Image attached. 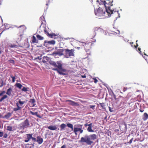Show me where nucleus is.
<instances>
[{
    "label": "nucleus",
    "mask_w": 148,
    "mask_h": 148,
    "mask_svg": "<svg viewBox=\"0 0 148 148\" xmlns=\"http://www.w3.org/2000/svg\"><path fill=\"white\" fill-rule=\"evenodd\" d=\"M112 0H106L105 1H101L100 3V4H103L106 8V13L108 14L109 16L111 15V14H114L117 15L118 13V12L116 11H114L111 9V6H112L113 5L112 3Z\"/></svg>",
    "instance_id": "f257e3e1"
},
{
    "label": "nucleus",
    "mask_w": 148,
    "mask_h": 148,
    "mask_svg": "<svg viewBox=\"0 0 148 148\" xmlns=\"http://www.w3.org/2000/svg\"><path fill=\"white\" fill-rule=\"evenodd\" d=\"M49 129L51 130H55L57 129L56 125H51L48 126L47 127Z\"/></svg>",
    "instance_id": "aec40b11"
},
{
    "label": "nucleus",
    "mask_w": 148,
    "mask_h": 148,
    "mask_svg": "<svg viewBox=\"0 0 148 148\" xmlns=\"http://www.w3.org/2000/svg\"><path fill=\"white\" fill-rule=\"evenodd\" d=\"M83 130H82L81 128L80 130L79 131V132L80 134H81L83 132Z\"/></svg>",
    "instance_id": "8fccbe9b"
},
{
    "label": "nucleus",
    "mask_w": 148,
    "mask_h": 148,
    "mask_svg": "<svg viewBox=\"0 0 148 148\" xmlns=\"http://www.w3.org/2000/svg\"><path fill=\"white\" fill-rule=\"evenodd\" d=\"M66 39H68V38H66Z\"/></svg>",
    "instance_id": "69168bd1"
},
{
    "label": "nucleus",
    "mask_w": 148,
    "mask_h": 148,
    "mask_svg": "<svg viewBox=\"0 0 148 148\" xmlns=\"http://www.w3.org/2000/svg\"><path fill=\"white\" fill-rule=\"evenodd\" d=\"M12 114L10 112H8L7 114L4 115L3 117V118L8 119L12 116Z\"/></svg>",
    "instance_id": "b1692460"
},
{
    "label": "nucleus",
    "mask_w": 148,
    "mask_h": 148,
    "mask_svg": "<svg viewBox=\"0 0 148 148\" xmlns=\"http://www.w3.org/2000/svg\"><path fill=\"white\" fill-rule=\"evenodd\" d=\"M95 105H90V107L91 108L92 110H94L95 109Z\"/></svg>",
    "instance_id": "a19ab883"
},
{
    "label": "nucleus",
    "mask_w": 148,
    "mask_h": 148,
    "mask_svg": "<svg viewBox=\"0 0 148 148\" xmlns=\"http://www.w3.org/2000/svg\"><path fill=\"white\" fill-rule=\"evenodd\" d=\"M15 86L20 89H21L22 87V85L20 83H16L15 85Z\"/></svg>",
    "instance_id": "7c9ffc66"
},
{
    "label": "nucleus",
    "mask_w": 148,
    "mask_h": 148,
    "mask_svg": "<svg viewBox=\"0 0 148 148\" xmlns=\"http://www.w3.org/2000/svg\"><path fill=\"white\" fill-rule=\"evenodd\" d=\"M92 123H90L88 125V127L87 128V130L88 132H94V131L92 130Z\"/></svg>",
    "instance_id": "412c9836"
},
{
    "label": "nucleus",
    "mask_w": 148,
    "mask_h": 148,
    "mask_svg": "<svg viewBox=\"0 0 148 148\" xmlns=\"http://www.w3.org/2000/svg\"><path fill=\"white\" fill-rule=\"evenodd\" d=\"M35 102L36 101L34 99H30L29 101V102L31 103V106H30L34 107L35 105Z\"/></svg>",
    "instance_id": "f3484780"
},
{
    "label": "nucleus",
    "mask_w": 148,
    "mask_h": 148,
    "mask_svg": "<svg viewBox=\"0 0 148 148\" xmlns=\"http://www.w3.org/2000/svg\"><path fill=\"white\" fill-rule=\"evenodd\" d=\"M97 138V135L95 134H90L88 136H85L84 137H81L80 141L81 142L85 143L87 145H91L93 143V140Z\"/></svg>",
    "instance_id": "7ed1b4c3"
},
{
    "label": "nucleus",
    "mask_w": 148,
    "mask_h": 148,
    "mask_svg": "<svg viewBox=\"0 0 148 148\" xmlns=\"http://www.w3.org/2000/svg\"><path fill=\"white\" fill-rule=\"evenodd\" d=\"M133 138H132L129 141V143H132L133 140Z\"/></svg>",
    "instance_id": "3c124183"
},
{
    "label": "nucleus",
    "mask_w": 148,
    "mask_h": 148,
    "mask_svg": "<svg viewBox=\"0 0 148 148\" xmlns=\"http://www.w3.org/2000/svg\"><path fill=\"white\" fill-rule=\"evenodd\" d=\"M138 45L137 44H136V45L135 46V47L136 48H137V47H138Z\"/></svg>",
    "instance_id": "5fc2aeb1"
},
{
    "label": "nucleus",
    "mask_w": 148,
    "mask_h": 148,
    "mask_svg": "<svg viewBox=\"0 0 148 148\" xmlns=\"http://www.w3.org/2000/svg\"><path fill=\"white\" fill-rule=\"evenodd\" d=\"M60 148H66V145H64L62 146Z\"/></svg>",
    "instance_id": "09e8293b"
},
{
    "label": "nucleus",
    "mask_w": 148,
    "mask_h": 148,
    "mask_svg": "<svg viewBox=\"0 0 148 148\" xmlns=\"http://www.w3.org/2000/svg\"><path fill=\"white\" fill-rule=\"evenodd\" d=\"M75 50L74 49H65L64 56L66 58H69L70 57L74 56Z\"/></svg>",
    "instance_id": "423d86ee"
},
{
    "label": "nucleus",
    "mask_w": 148,
    "mask_h": 148,
    "mask_svg": "<svg viewBox=\"0 0 148 148\" xmlns=\"http://www.w3.org/2000/svg\"><path fill=\"white\" fill-rule=\"evenodd\" d=\"M10 77L12 79V82L13 83H14L15 81V79H16L17 77V76L16 75H15L14 76H12V75H10Z\"/></svg>",
    "instance_id": "c756f323"
},
{
    "label": "nucleus",
    "mask_w": 148,
    "mask_h": 148,
    "mask_svg": "<svg viewBox=\"0 0 148 148\" xmlns=\"http://www.w3.org/2000/svg\"><path fill=\"white\" fill-rule=\"evenodd\" d=\"M82 77L83 78H86V75H82Z\"/></svg>",
    "instance_id": "864d4df0"
},
{
    "label": "nucleus",
    "mask_w": 148,
    "mask_h": 148,
    "mask_svg": "<svg viewBox=\"0 0 148 148\" xmlns=\"http://www.w3.org/2000/svg\"><path fill=\"white\" fill-rule=\"evenodd\" d=\"M114 32L117 34H119L120 33V31L119 30H117L115 31H114Z\"/></svg>",
    "instance_id": "c03bdc74"
},
{
    "label": "nucleus",
    "mask_w": 148,
    "mask_h": 148,
    "mask_svg": "<svg viewBox=\"0 0 148 148\" xmlns=\"http://www.w3.org/2000/svg\"><path fill=\"white\" fill-rule=\"evenodd\" d=\"M144 54L145 55L147 56V55H146V54L145 53H144Z\"/></svg>",
    "instance_id": "052dcab7"
},
{
    "label": "nucleus",
    "mask_w": 148,
    "mask_h": 148,
    "mask_svg": "<svg viewBox=\"0 0 148 148\" xmlns=\"http://www.w3.org/2000/svg\"><path fill=\"white\" fill-rule=\"evenodd\" d=\"M44 30L45 34H46L48 36L51 37V38H55V37L57 36L54 33H52L49 34V32H48L47 31V30L45 28V27H44Z\"/></svg>",
    "instance_id": "9b49d317"
},
{
    "label": "nucleus",
    "mask_w": 148,
    "mask_h": 148,
    "mask_svg": "<svg viewBox=\"0 0 148 148\" xmlns=\"http://www.w3.org/2000/svg\"><path fill=\"white\" fill-rule=\"evenodd\" d=\"M127 90V88H124L123 89V92H125V91H126Z\"/></svg>",
    "instance_id": "603ef678"
},
{
    "label": "nucleus",
    "mask_w": 148,
    "mask_h": 148,
    "mask_svg": "<svg viewBox=\"0 0 148 148\" xmlns=\"http://www.w3.org/2000/svg\"><path fill=\"white\" fill-rule=\"evenodd\" d=\"M32 145H33V146H34V144H32Z\"/></svg>",
    "instance_id": "e2e57ef3"
},
{
    "label": "nucleus",
    "mask_w": 148,
    "mask_h": 148,
    "mask_svg": "<svg viewBox=\"0 0 148 148\" xmlns=\"http://www.w3.org/2000/svg\"><path fill=\"white\" fill-rule=\"evenodd\" d=\"M119 97V98L121 99V101L120 104V106L123 105L126 103V100L125 98L121 96H120Z\"/></svg>",
    "instance_id": "2eb2a0df"
},
{
    "label": "nucleus",
    "mask_w": 148,
    "mask_h": 148,
    "mask_svg": "<svg viewBox=\"0 0 148 148\" xmlns=\"http://www.w3.org/2000/svg\"><path fill=\"white\" fill-rule=\"evenodd\" d=\"M30 113H31L32 115H36L39 118H41V117L38 114V112H34L32 111H30Z\"/></svg>",
    "instance_id": "5701e85b"
},
{
    "label": "nucleus",
    "mask_w": 148,
    "mask_h": 148,
    "mask_svg": "<svg viewBox=\"0 0 148 148\" xmlns=\"http://www.w3.org/2000/svg\"><path fill=\"white\" fill-rule=\"evenodd\" d=\"M49 43L50 45H53L55 44L56 42L53 40H52L50 41H47Z\"/></svg>",
    "instance_id": "c85d7f7f"
},
{
    "label": "nucleus",
    "mask_w": 148,
    "mask_h": 148,
    "mask_svg": "<svg viewBox=\"0 0 148 148\" xmlns=\"http://www.w3.org/2000/svg\"><path fill=\"white\" fill-rule=\"evenodd\" d=\"M27 137L24 141L25 142H27L32 139V134H26Z\"/></svg>",
    "instance_id": "4468645a"
},
{
    "label": "nucleus",
    "mask_w": 148,
    "mask_h": 148,
    "mask_svg": "<svg viewBox=\"0 0 148 148\" xmlns=\"http://www.w3.org/2000/svg\"><path fill=\"white\" fill-rule=\"evenodd\" d=\"M27 101L25 99H19L18 101H17L16 103V108H14L13 110L14 112H16L18 110H21L25 105Z\"/></svg>",
    "instance_id": "20e7f679"
},
{
    "label": "nucleus",
    "mask_w": 148,
    "mask_h": 148,
    "mask_svg": "<svg viewBox=\"0 0 148 148\" xmlns=\"http://www.w3.org/2000/svg\"><path fill=\"white\" fill-rule=\"evenodd\" d=\"M79 125H75V126H76V127H74V128L73 132L75 134H77V132H79L81 128H77V126H78Z\"/></svg>",
    "instance_id": "a211bd4d"
},
{
    "label": "nucleus",
    "mask_w": 148,
    "mask_h": 148,
    "mask_svg": "<svg viewBox=\"0 0 148 148\" xmlns=\"http://www.w3.org/2000/svg\"><path fill=\"white\" fill-rule=\"evenodd\" d=\"M100 29H101V28L99 27H95L94 28V32L95 33L96 32V31H97L99 30H100Z\"/></svg>",
    "instance_id": "4c0bfd02"
},
{
    "label": "nucleus",
    "mask_w": 148,
    "mask_h": 148,
    "mask_svg": "<svg viewBox=\"0 0 148 148\" xmlns=\"http://www.w3.org/2000/svg\"><path fill=\"white\" fill-rule=\"evenodd\" d=\"M31 41H32V42L33 43H38V40L36 39V37L34 36H33L32 38Z\"/></svg>",
    "instance_id": "4be33fe9"
},
{
    "label": "nucleus",
    "mask_w": 148,
    "mask_h": 148,
    "mask_svg": "<svg viewBox=\"0 0 148 148\" xmlns=\"http://www.w3.org/2000/svg\"><path fill=\"white\" fill-rule=\"evenodd\" d=\"M88 124L87 123L85 124H84V125L85 127H86L87 126H88Z\"/></svg>",
    "instance_id": "4d7b16f0"
},
{
    "label": "nucleus",
    "mask_w": 148,
    "mask_h": 148,
    "mask_svg": "<svg viewBox=\"0 0 148 148\" xmlns=\"http://www.w3.org/2000/svg\"><path fill=\"white\" fill-rule=\"evenodd\" d=\"M32 139L33 141H34V142L36 141V138H34L32 137Z\"/></svg>",
    "instance_id": "79ce46f5"
},
{
    "label": "nucleus",
    "mask_w": 148,
    "mask_h": 148,
    "mask_svg": "<svg viewBox=\"0 0 148 148\" xmlns=\"http://www.w3.org/2000/svg\"><path fill=\"white\" fill-rule=\"evenodd\" d=\"M50 64L55 68H53L52 69L53 71H56L60 74L64 75V72L66 71V70L62 68V65L60 61H57L56 62L53 61H51Z\"/></svg>",
    "instance_id": "f03ea898"
},
{
    "label": "nucleus",
    "mask_w": 148,
    "mask_h": 148,
    "mask_svg": "<svg viewBox=\"0 0 148 148\" xmlns=\"http://www.w3.org/2000/svg\"><path fill=\"white\" fill-rule=\"evenodd\" d=\"M8 61H9V62L10 63H12L13 64H14V61L13 60H8Z\"/></svg>",
    "instance_id": "ea45409f"
},
{
    "label": "nucleus",
    "mask_w": 148,
    "mask_h": 148,
    "mask_svg": "<svg viewBox=\"0 0 148 148\" xmlns=\"http://www.w3.org/2000/svg\"><path fill=\"white\" fill-rule=\"evenodd\" d=\"M37 140L36 142L39 144H42L43 142V139L41 138L39 136H38L37 137Z\"/></svg>",
    "instance_id": "6ab92c4d"
},
{
    "label": "nucleus",
    "mask_w": 148,
    "mask_h": 148,
    "mask_svg": "<svg viewBox=\"0 0 148 148\" xmlns=\"http://www.w3.org/2000/svg\"><path fill=\"white\" fill-rule=\"evenodd\" d=\"M65 102H69L68 103V104L71 105L73 106H79V104L77 103L70 100H66Z\"/></svg>",
    "instance_id": "f8f14e48"
},
{
    "label": "nucleus",
    "mask_w": 148,
    "mask_h": 148,
    "mask_svg": "<svg viewBox=\"0 0 148 148\" xmlns=\"http://www.w3.org/2000/svg\"><path fill=\"white\" fill-rule=\"evenodd\" d=\"M8 136L7 134L6 133H5L3 135V137L4 138H6Z\"/></svg>",
    "instance_id": "37998d69"
},
{
    "label": "nucleus",
    "mask_w": 148,
    "mask_h": 148,
    "mask_svg": "<svg viewBox=\"0 0 148 148\" xmlns=\"http://www.w3.org/2000/svg\"><path fill=\"white\" fill-rule=\"evenodd\" d=\"M42 25L40 26V28L41 27H42Z\"/></svg>",
    "instance_id": "bf43d9fd"
},
{
    "label": "nucleus",
    "mask_w": 148,
    "mask_h": 148,
    "mask_svg": "<svg viewBox=\"0 0 148 148\" xmlns=\"http://www.w3.org/2000/svg\"><path fill=\"white\" fill-rule=\"evenodd\" d=\"M29 122L27 119H26L24 122H22L19 125L20 128L23 129L29 127Z\"/></svg>",
    "instance_id": "0eeeda50"
},
{
    "label": "nucleus",
    "mask_w": 148,
    "mask_h": 148,
    "mask_svg": "<svg viewBox=\"0 0 148 148\" xmlns=\"http://www.w3.org/2000/svg\"><path fill=\"white\" fill-rule=\"evenodd\" d=\"M8 97V96L6 95H4L3 97H1L0 99V102L2 101L4 99H6Z\"/></svg>",
    "instance_id": "bb28decb"
},
{
    "label": "nucleus",
    "mask_w": 148,
    "mask_h": 148,
    "mask_svg": "<svg viewBox=\"0 0 148 148\" xmlns=\"http://www.w3.org/2000/svg\"><path fill=\"white\" fill-rule=\"evenodd\" d=\"M143 116H144L143 118L144 120H146L148 119V114H147V113H144L143 114Z\"/></svg>",
    "instance_id": "2f4dec72"
},
{
    "label": "nucleus",
    "mask_w": 148,
    "mask_h": 148,
    "mask_svg": "<svg viewBox=\"0 0 148 148\" xmlns=\"http://www.w3.org/2000/svg\"><path fill=\"white\" fill-rule=\"evenodd\" d=\"M138 51H139V53H140V54H141V49H140V47H139V48H138Z\"/></svg>",
    "instance_id": "de8ad7c7"
},
{
    "label": "nucleus",
    "mask_w": 148,
    "mask_h": 148,
    "mask_svg": "<svg viewBox=\"0 0 148 148\" xmlns=\"http://www.w3.org/2000/svg\"><path fill=\"white\" fill-rule=\"evenodd\" d=\"M71 148V147H70V148Z\"/></svg>",
    "instance_id": "338daca9"
},
{
    "label": "nucleus",
    "mask_w": 148,
    "mask_h": 148,
    "mask_svg": "<svg viewBox=\"0 0 148 148\" xmlns=\"http://www.w3.org/2000/svg\"><path fill=\"white\" fill-rule=\"evenodd\" d=\"M27 145H29V144H27Z\"/></svg>",
    "instance_id": "680f3d73"
},
{
    "label": "nucleus",
    "mask_w": 148,
    "mask_h": 148,
    "mask_svg": "<svg viewBox=\"0 0 148 148\" xmlns=\"http://www.w3.org/2000/svg\"><path fill=\"white\" fill-rule=\"evenodd\" d=\"M138 41V40H136V42H137Z\"/></svg>",
    "instance_id": "0e129e2a"
},
{
    "label": "nucleus",
    "mask_w": 148,
    "mask_h": 148,
    "mask_svg": "<svg viewBox=\"0 0 148 148\" xmlns=\"http://www.w3.org/2000/svg\"><path fill=\"white\" fill-rule=\"evenodd\" d=\"M12 92L13 90L12 88L10 87L7 89L6 94L9 96H10L12 95Z\"/></svg>",
    "instance_id": "dca6fc26"
},
{
    "label": "nucleus",
    "mask_w": 148,
    "mask_h": 148,
    "mask_svg": "<svg viewBox=\"0 0 148 148\" xmlns=\"http://www.w3.org/2000/svg\"><path fill=\"white\" fill-rule=\"evenodd\" d=\"M44 46H45L46 47L48 48H49L50 47V45L49 43H48L47 41H45L44 42Z\"/></svg>",
    "instance_id": "393cba45"
},
{
    "label": "nucleus",
    "mask_w": 148,
    "mask_h": 148,
    "mask_svg": "<svg viewBox=\"0 0 148 148\" xmlns=\"http://www.w3.org/2000/svg\"><path fill=\"white\" fill-rule=\"evenodd\" d=\"M64 51L65 52V49H59L57 50V51L53 53V54H55V55H58L60 56H61L64 55V53H63Z\"/></svg>",
    "instance_id": "9d476101"
},
{
    "label": "nucleus",
    "mask_w": 148,
    "mask_h": 148,
    "mask_svg": "<svg viewBox=\"0 0 148 148\" xmlns=\"http://www.w3.org/2000/svg\"><path fill=\"white\" fill-rule=\"evenodd\" d=\"M9 46L11 48H17L19 46V45H16L13 44L10 45Z\"/></svg>",
    "instance_id": "cd10ccee"
},
{
    "label": "nucleus",
    "mask_w": 148,
    "mask_h": 148,
    "mask_svg": "<svg viewBox=\"0 0 148 148\" xmlns=\"http://www.w3.org/2000/svg\"><path fill=\"white\" fill-rule=\"evenodd\" d=\"M36 37L38 40H41L44 39V37L41 36L39 35H36Z\"/></svg>",
    "instance_id": "473e14b6"
},
{
    "label": "nucleus",
    "mask_w": 148,
    "mask_h": 148,
    "mask_svg": "<svg viewBox=\"0 0 148 148\" xmlns=\"http://www.w3.org/2000/svg\"><path fill=\"white\" fill-rule=\"evenodd\" d=\"M105 12L103 11L102 8L100 7L97 10H95V15L99 18H104L105 16Z\"/></svg>",
    "instance_id": "39448f33"
},
{
    "label": "nucleus",
    "mask_w": 148,
    "mask_h": 148,
    "mask_svg": "<svg viewBox=\"0 0 148 148\" xmlns=\"http://www.w3.org/2000/svg\"><path fill=\"white\" fill-rule=\"evenodd\" d=\"M66 126L71 128L72 130H73V125L71 124L70 123H68L67 125H66L64 123H62L61 124L60 126V130L61 131L64 130V129L66 127Z\"/></svg>",
    "instance_id": "1a4fd4ad"
},
{
    "label": "nucleus",
    "mask_w": 148,
    "mask_h": 148,
    "mask_svg": "<svg viewBox=\"0 0 148 148\" xmlns=\"http://www.w3.org/2000/svg\"><path fill=\"white\" fill-rule=\"evenodd\" d=\"M144 110H143L140 109V111L141 112H144Z\"/></svg>",
    "instance_id": "6e6d98bb"
},
{
    "label": "nucleus",
    "mask_w": 148,
    "mask_h": 148,
    "mask_svg": "<svg viewBox=\"0 0 148 148\" xmlns=\"http://www.w3.org/2000/svg\"><path fill=\"white\" fill-rule=\"evenodd\" d=\"M93 80L94 82L95 83H96L98 82L96 78L93 79Z\"/></svg>",
    "instance_id": "49530a36"
},
{
    "label": "nucleus",
    "mask_w": 148,
    "mask_h": 148,
    "mask_svg": "<svg viewBox=\"0 0 148 148\" xmlns=\"http://www.w3.org/2000/svg\"><path fill=\"white\" fill-rule=\"evenodd\" d=\"M99 104L100 105L101 107L102 108V109H105V107L106 105L105 103H100Z\"/></svg>",
    "instance_id": "72a5a7b5"
},
{
    "label": "nucleus",
    "mask_w": 148,
    "mask_h": 148,
    "mask_svg": "<svg viewBox=\"0 0 148 148\" xmlns=\"http://www.w3.org/2000/svg\"><path fill=\"white\" fill-rule=\"evenodd\" d=\"M7 130L10 131H12L13 130L12 127L10 126H7Z\"/></svg>",
    "instance_id": "f704fd0d"
},
{
    "label": "nucleus",
    "mask_w": 148,
    "mask_h": 148,
    "mask_svg": "<svg viewBox=\"0 0 148 148\" xmlns=\"http://www.w3.org/2000/svg\"><path fill=\"white\" fill-rule=\"evenodd\" d=\"M93 44V43L92 42L82 43V45L84 47L85 49L86 52H88L90 50L91 48V46Z\"/></svg>",
    "instance_id": "6e6552de"
},
{
    "label": "nucleus",
    "mask_w": 148,
    "mask_h": 148,
    "mask_svg": "<svg viewBox=\"0 0 148 148\" xmlns=\"http://www.w3.org/2000/svg\"><path fill=\"white\" fill-rule=\"evenodd\" d=\"M3 135V132H0V138L2 137Z\"/></svg>",
    "instance_id": "a18cd8bd"
},
{
    "label": "nucleus",
    "mask_w": 148,
    "mask_h": 148,
    "mask_svg": "<svg viewBox=\"0 0 148 148\" xmlns=\"http://www.w3.org/2000/svg\"><path fill=\"white\" fill-rule=\"evenodd\" d=\"M28 88H26L25 87H23V88L22 89V91L26 92L27 91Z\"/></svg>",
    "instance_id": "e433bc0d"
},
{
    "label": "nucleus",
    "mask_w": 148,
    "mask_h": 148,
    "mask_svg": "<svg viewBox=\"0 0 148 148\" xmlns=\"http://www.w3.org/2000/svg\"><path fill=\"white\" fill-rule=\"evenodd\" d=\"M5 93V90H3L1 92L0 91V97L2 96Z\"/></svg>",
    "instance_id": "58836bf2"
},
{
    "label": "nucleus",
    "mask_w": 148,
    "mask_h": 148,
    "mask_svg": "<svg viewBox=\"0 0 148 148\" xmlns=\"http://www.w3.org/2000/svg\"><path fill=\"white\" fill-rule=\"evenodd\" d=\"M5 85V84L3 80L2 79V82L1 83V85H0V87H2L3 85Z\"/></svg>",
    "instance_id": "c9c22d12"
},
{
    "label": "nucleus",
    "mask_w": 148,
    "mask_h": 148,
    "mask_svg": "<svg viewBox=\"0 0 148 148\" xmlns=\"http://www.w3.org/2000/svg\"><path fill=\"white\" fill-rule=\"evenodd\" d=\"M2 82V79L0 80V84L1 85V83Z\"/></svg>",
    "instance_id": "13d9d810"
},
{
    "label": "nucleus",
    "mask_w": 148,
    "mask_h": 148,
    "mask_svg": "<svg viewBox=\"0 0 148 148\" xmlns=\"http://www.w3.org/2000/svg\"><path fill=\"white\" fill-rule=\"evenodd\" d=\"M49 59V58L47 56H44L43 58L42 62L44 63H46L47 61H48Z\"/></svg>",
    "instance_id": "a878e982"
},
{
    "label": "nucleus",
    "mask_w": 148,
    "mask_h": 148,
    "mask_svg": "<svg viewBox=\"0 0 148 148\" xmlns=\"http://www.w3.org/2000/svg\"><path fill=\"white\" fill-rule=\"evenodd\" d=\"M14 26L16 27L20 32H24L26 29V27L24 25H21L19 27L16 25H15Z\"/></svg>",
    "instance_id": "ddd939ff"
}]
</instances>
